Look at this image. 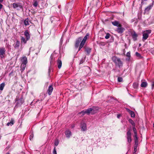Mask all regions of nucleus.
<instances>
[{
  "label": "nucleus",
  "mask_w": 154,
  "mask_h": 154,
  "mask_svg": "<svg viewBox=\"0 0 154 154\" xmlns=\"http://www.w3.org/2000/svg\"><path fill=\"white\" fill-rule=\"evenodd\" d=\"M112 60L115 63L116 65L120 68L122 66L123 63L119 58L114 56L112 57Z\"/></svg>",
  "instance_id": "1"
},
{
  "label": "nucleus",
  "mask_w": 154,
  "mask_h": 154,
  "mask_svg": "<svg viewBox=\"0 0 154 154\" xmlns=\"http://www.w3.org/2000/svg\"><path fill=\"white\" fill-rule=\"evenodd\" d=\"M151 32V30L150 29L145 30L143 32V41H144L148 38Z\"/></svg>",
  "instance_id": "2"
},
{
  "label": "nucleus",
  "mask_w": 154,
  "mask_h": 154,
  "mask_svg": "<svg viewBox=\"0 0 154 154\" xmlns=\"http://www.w3.org/2000/svg\"><path fill=\"white\" fill-rule=\"evenodd\" d=\"M98 110V108L95 107L93 108V109L90 108L85 110L86 114H89L91 112L92 114L94 113V112H96V111Z\"/></svg>",
  "instance_id": "3"
},
{
  "label": "nucleus",
  "mask_w": 154,
  "mask_h": 154,
  "mask_svg": "<svg viewBox=\"0 0 154 154\" xmlns=\"http://www.w3.org/2000/svg\"><path fill=\"white\" fill-rule=\"evenodd\" d=\"M13 6L14 8L21 9L22 8V7L20 4L17 3H14L13 4Z\"/></svg>",
  "instance_id": "4"
},
{
  "label": "nucleus",
  "mask_w": 154,
  "mask_h": 154,
  "mask_svg": "<svg viewBox=\"0 0 154 154\" xmlns=\"http://www.w3.org/2000/svg\"><path fill=\"white\" fill-rule=\"evenodd\" d=\"M127 139L128 142L129 143H130L132 140L131 138V132L130 130H129L127 132Z\"/></svg>",
  "instance_id": "5"
},
{
  "label": "nucleus",
  "mask_w": 154,
  "mask_h": 154,
  "mask_svg": "<svg viewBox=\"0 0 154 154\" xmlns=\"http://www.w3.org/2000/svg\"><path fill=\"white\" fill-rule=\"evenodd\" d=\"M153 2L151 5L148 6L146 8H145L144 12L145 13L148 14L149 11L151 9L153 5Z\"/></svg>",
  "instance_id": "6"
},
{
  "label": "nucleus",
  "mask_w": 154,
  "mask_h": 154,
  "mask_svg": "<svg viewBox=\"0 0 154 154\" xmlns=\"http://www.w3.org/2000/svg\"><path fill=\"white\" fill-rule=\"evenodd\" d=\"M125 30V29L123 27L121 26H119L116 29V31L119 33H122Z\"/></svg>",
  "instance_id": "7"
},
{
  "label": "nucleus",
  "mask_w": 154,
  "mask_h": 154,
  "mask_svg": "<svg viewBox=\"0 0 154 154\" xmlns=\"http://www.w3.org/2000/svg\"><path fill=\"white\" fill-rule=\"evenodd\" d=\"M5 50L4 48H0V54L2 58L4 57V55L5 54Z\"/></svg>",
  "instance_id": "8"
},
{
  "label": "nucleus",
  "mask_w": 154,
  "mask_h": 154,
  "mask_svg": "<svg viewBox=\"0 0 154 154\" xmlns=\"http://www.w3.org/2000/svg\"><path fill=\"white\" fill-rule=\"evenodd\" d=\"M82 38L81 37H79L76 41L75 46V48H77L78 47L79 44L82 40Z\"/></svg>",
  "instance_id": "9"
},
{
  "label": "nucleus",
  "mask_w": 154,
  "mask_h": 154,
  "mask_svg": "<svg viewBox=\"0 0 154 154\" xmlns=\"http://www.w3.org/2000/svg\"><path fill=\"white\" fill-rule=\"evenodd\" d=\"M131 35L133 40L134 41H136L137 40L138 35L135 32H134L131 33Z\"/></svg>",
  "instance_id": "10"
},
{
  "label": "nucleus",
  "mask_w": 154,
  "mask_h": 154,
  "mask_svg": "<svg viewBox=\"0 0 154 154\" xmlns=\"http://www.w3.org/2000/svg\"><path fill=\"white\" fill-rule=\"evenodd\" d=\"M81 127L82 128V131H85L86 130V125L85 123L84 122L82 123L81 124Z\"/></svg>",
  "instance_id": "11"
},
{
  "label": "nucleus",
  "mask_w": 154,
  "mask_h": 154,
  "mask_svg": "<svg viewBox=\"0 0 154 154\" xmlns=\"http://www.w3.org/2000/svg\"><path fill=\"white\" fill-rule=\"evenodd\" d=\"M89 37V34L88 33H87L85 35V36L84 37L83 40L82 41H81L82 42L81 43H82V44L84 45L86 40Z\"/></svg>",
  "instance_id": "12"
},
{
  "label": "nucleus",
  "mask_w": 154,
  "mask_h": 154,
  "mask_svg": "<svg viewBox=\"0 0 154 154\" xmlns=\"http://www.w3.org/2000/svg\"><path fill=\"white\" fill-rule=\"evenodd\" d=\"M112 23L114 26L118 27L122 26L121 24H120L119 21L116 20L112 22Z\"/></svg>",
  "instance_id": "13"
},
{
  "label": "nucleus",
  "mask_w": 154,
  "mask_h": 154,
  "mask_svg": "<svg viewBox=\"0 0 154 154\" xmlns=\"http://www.w3.org/2000/svg\"><path fill=\"white\" fill-rule=\"evenodd\" d=\"M53 88L52 85H50L48 90V92L49 95H51L53 91Z\"/></svg>",
  "instance_id": "14"
},
{
  "label": "nucleus",
  "mask_w": 154,
  "mask_h": 154,
  "mask_svg": "<svg viewBox=\"0 0 154 154\" xmlns=\"http://www.w3.org/2000/svg\"><path fill=\"white\" fill-rule=\"evenodd\" d=\"M65 133L66 137L68 138H69L71 135V131L69 130H67L66 131Z\"/></svg>",
  "instance_id": "15"
},
{
  "label": "nucleus",
  "mask_w": 154,
  "mask_h": 154,
  "mask_svg": "<svg viewBox=\"0 0 154 154\" xmlns=\"http://www.w3.org/2000/svg\"><path fill=\"white\" fill-rule=\"evenodd\" d=\"M20 42L17 40L16 42L14 44V46L15 48H18L20 45Z\"/></svg>",
  "instance_id": "16"
},
{
  "label": "nucleus",
  "mask_w": 154,
  "mask_h": 154,
  "mask_svg": "<svg viewBox=\"0 0 154 154\" xmlns=\"http://www.w3.org/2000/svg\"><path fill=\"white\" fill-rule=\"evenodd\" d=\"M22 64H26L27 63V58L26 57H24L21 60Z\"/></svg>",
  "instance_id": "17"
},
{
  "label": "nucleus",
  "mask_w": 154,
  "mask_h": 154,
  "mask_svg": "<svg viewBox=\"0 0 154 154\" xmlns=\"http://www.w3.org/2000/svg\"><path fill=\"white\" fill-rule=\"evenodd\" d=\"M24 35L26 37L27 40H29L30 38V35L27 31H25L24 32Z\"/></svg>",
  "instance_id": "18"
},
{
  "label": "nucleus",
  "mask_w": 154,
  "mask_h": 154,
  "mask_svg": "<svg viewBox=\"0 0 154 154\" xmlns=\"http://www.w3.org/2000/svg\"><path fill=\"white\" fill-rule=\"evenodd\" d=\"M85 71H86V74L88 75L90 74L91 72V69L88 66H86L85 68Z\"/></svg>",
  "instance_id": "19"
},
{
  "label": "nucleus",
  "mask_w": 154,
  "mask_h": 154,
  "mask_svg": "<svg viewBox=\"0 0 154 154\" xmlns=\"http://www.w3.org/2000/svg\"><path fill=\"white\" fill-rule=\"evenodd\" d=\"M14 119H11V122L7 123V125L8 126H9V125L12 126L14 124Z\"/></svg>",
  "instance_id": "20"
},
{
  "label": "nucleus",
  "mask_w": 154,
  "mask_h": 154,
  "mask_svg": "<svg viewBox=\"0 0 154 154\" xmlns=\"http://www.w3.org/2000/svg\"><path fill=\"white\" fill-rule=\"evenodd\" d=\"M57 64L58 65V68L59 69H60L62 66V62L60 60H58L57 62Z\"/></svg>",
  "instance_id": "21"
},
{
  "label": "nucleus",
  "mask_w": 154,
  "mask_h": 154,
  "mask_svg": "<svg viewBox=\"0 0 154 154\" xmlns=\"http://www.w3.org/2000/svg\"><path fill=\"white\" fill-rule=\"evenodd\" d=\"M147 83L146 82H143L141 83L140 86L142 87L145 88L147 86Z\"/></svg>",
  "instance_id": "22"
},
{
  "label": "nucleus",
  "mask_w": 154,
  "mask_h": 154,
  "mask_svg": "<svg viewBox=\"0 0 154 154\" xmlns=\"http://www.w3.org/2000/svg\"><path fill=\"white\" fill-rule=\"evenodd\" d=\"M26 64H21V72L23 71L24 70L25 68L26 67Z\"/></svg>",
  "instance_id": "23"
},
{
  "label": "nucleus",
  "mask_w": 154,
  "mask_h": 154,
  "mask_svg": "<svg viewBox=\"0 0 154 154\" xmlns=\"http://www.w3.org/2000/svg\"><path fill=\"white\" fill-rule=\"evenodd\" d=\"M91 48L87 47L85 49V51H86L88 54H89L91 52Z\"/></svg>",
  "instance_id": "24"
},
{
  "label": "nucleus",
  "mask_w": 154,
  "mask_h": 154,
  "mask_svg": "<svg viewBox=\"0 0 154 154\" xmlns=\"http://www.w3.org/2000/svg\"><path fill=\"white\" fill-rule=\"evenodd\" d=\"M5 85V83H2L0 85V90L1 91H2L4 89V87Z\"/></svg>",
  "instance_id": "25"
},
{
  "label": "nucleus",
  "mask_w": 154,
  "mask_h": 154,
  "mask_svg": "<svg viewBox=\"0 0 154 154\" xmlns=\"http://www.w3.org/2000/svg\"><path fill=\"white\" fill-rule=\"evenodd\" d=\"M27 40H26V38L23 37H22L21 38V43H23L26 44V42Z\"/></svg>",
  "instance_id": "26"
},
{
  "label": "nucleus",
  "mask_w": 154,
  "mask_h": 154,
  "mask_svg": "<svg viewBox=\"0 0 154 154\" xmlns=\"http://www.w3.org/2000/svg\"><path fill=\"white\" fill-rule=\"evenodd\" d=\"M135 55L138 57V59H141L142 58V57L141 56L140 54L137 52L135 53Z\"/></svg>",
  "instance_id": "27"
},
{
  "label": "nucleus",
  "mask_w": 154,
  "mask_h": 154,
  "mask_svg": "<svg viewBox=\"0 0 154 154\" xmlns=\"http://www.w3.org/2000/svg\"><path fill=\"white\" fill-rule=\"evenodd\" d=\"M24 23L25 26H27L29 25L28 19V18L26 19L24 21Z\"/></svg>",
  "instance_id": "28"
},
{
  "label": "nucleus",
  "mask_w": 154,
  "mask_h": 154,
  "mask_svg": "<svg viewBox=\"0 0 154 154\" xmlns=\"http://www.w3.org/2000/svg\"><path fill=\"white\" fill-rule=\"evenodd\" d=\"M129 122L133 126H135V124L134 122L131 119H129Z\"/></svg>",
  "instance_id": "29"
},
{
  "label": "nucleus",
  "mask_w": 154,
  "mask_h": 154,
  "mask_svg": "<svg viewBox=\"0 0 154 154\" xmlns=\"http://www.w3.org/2000/svg\"><path fill=\"white\" fill-rule=\"evenodd\" d=\"M33 5L35 7H37L38 5V2L36 0H35L33 2Z\"/></svg>",
  "instance_id": "30"
},
{
  "label": "nucleus",
  "mask_w": 154,
  "mask_h": 154,
  "mask_svg": "<svg viewBox=\"0 0 154 154\" xmlns=\"http://www.w3.org/2000/svg\"><path fill=\"white\" fill-rule=\"evenodd\" d=\"M133 130L134 133V135L137 134V130L135 127V126H133Z\"/></svg>",
  "instance_id": "31"
},
{
  "label": "nucleus",
  "mask_w": 154,
  "mask_h": 154,
  "mask_svg": "<svg viewBox=\"0 0 154 154\" xmlns=\"http://www.w3.org/2000/svg\"><path fill=\"white\" fill-rule=\"evenodd\" d=\"M110 35L109 33H107L105 36V38L106 39H108L110 37Z\"/></svg>",
  "instance_id": "32"
},
{
  "label": "nucleus",
  "mask_w": 154,
  "mask_h": 154,
  "mask_svg": "<svg viewBox=\"0 0 154 154\" xmlns=\"http://www.w3.org/2000/svg\"><path fill=\"white\" fill-rule=\"evenodd\" d=\"M131 116V117H135V114L134 112L133 111H131L129 113Z\"/></svg>",
  "instance_id": "33"
},
{
  "label": "nucleus",
  "mask_w": 154,
  "mask_h": 154,
  "mask_svg": "<svg viewBox=\"0 0 154 154\" xmlns=\"http://www.w3.org/2000/svg\"><path fill=\"white\" fill-rule=\"evenodd\" d=\"M138 84L136 83H134L133 86V87L135 88H136L137 87Z\"/></svg>",
  "instance_id": "34"
},
{
  "label": "nucleus",
  "mask_w": 154,
  "mask_h": 154,
  "mask_svg": "<svg viewBox=\"0 0 154 154\" xmlns=\"http://www.w3.org/2000/svg\"><path fill=\"white\" fill-rule=\"evenodd\" d=\"M84 45L83 44H82V43H80V45H79V51H80L81 49L82 48Z\"/></svg>",
  "instance_id": "35"
},
{
  "label": "nucleus",
  "mask_w": 154,
  "mask_h": 154,
  "mask_svg": "<svg viewBox=\"0 0 154 154\" xmlns=\"http://www.w3.org/2000/svg\"><path fill=\"white\" fill-rule=\"evenodd\" d=\"M86 113L85 112V110H84L82 111L81 112H80L79 113V114H82V116L84 115Z\"/></svg>",
  "instance_id": "36"
},
{
  "label": "nucleus",
  "mask_w": 154,
  "mask_h": 154,
  "mask_svg": "<svg viewBox=\"0 0 154 154\" xmlns=\"http://www.w3.org/2000/svg\"><path fill=\"white\" fill-rule=\"evenodd\" d=\"M118 81L119 82H121L122 81V78L119 77L118 78Z\"/></svg>",
  "instance_id": "37"
},
{
  "label": "nucleus",
  "mask_w": 154,
  "mask_h": 154,
  "mask_svg": "<svg viewBox=\"0 0 154 154\" xmlns=\"http://www.w3.org/2000/svg\"><path fill=\"white\" fill-rule=\"evenodd\" d=\"M137 151V146H135L134 148V154Z\"/></svg>",
  "instance_id": "38"
},
{
  "label": "nucleus",
  "mask_w": 154,
  "mask_h": 154,
  "mask_svg": "<svg viewBox=\"0 0 154 154\" xmlns=\"http://www.w3.org/2000/svg\"><path fill=\"white\" fill-rule=\"evenodd\" d=\"M126 56L128 57H130L131 56L130 53V52H128L127 53Z\"/></svg>",
  "instance_id": "39"
},
{
  "label": "nucleus",
  "mask_w": 154,
  "mask_h": 154,
  "mask_svg": "<svg viewBox=\"0 0 154 154\" xmlns=\"http://www.w3.org/2000/svg\"><path fill=\"white\" fill-rule=\"evenodd\" d=\"M59 143V142L58 140H56L54 143V144L56 146H57Z\"/></svg>",
  "instance_id": "40"
},
{
  "label": "nucleus",
  "mask_w": 154,
  "mask_h": 154,
  "mask_svg": "<svg viewBox=\"0 0 154 154\" xmlns=\"http://www.w3.org/2000/svg\"><path fill=\"white\" fill-rule=\"evenodd\" d=\"M134 140H138V137H137V134L134 135Z\"/></svg>",
  "instance_id": "41"
},
{
  "label": "nucleus",
  "mask_w": 154,
  "mask_h": 154,
  "mask_svg": "<svg viewBox=\"0 0 154 154\" xmlns=\"http://www.w3.org/2000/svg\"><path fill=\"white\" fill-rule=\"evenodd\" d=\"M53 154H57V152H56V149H55V148H54V150H53Z\"/></svg>",
  "instance_id": "42"
},
{
  "label": "nucleus",
  "mask_w": 154,
  "mask_h": 154,
  "mask_svg": "<svg viewBox=\"0 0 154 154\" xmlns=\"http://www.w3.org/2000/svg\"><path fill=\"white\" fill-rule=\"evenodd\" d=\"M152 89H153V88H154V82H152Z\"/></svg>",
  "instance_id": "43"
},
{
  "label": "nucleus",
  "mask_w": 154,
  "mask_h": 154,
  "mask_svg": "<svg viewBox=\"0 0 154 154\" xmlns=\"http://www.w3.org/2000/svg\"><path fill=\"white\" fill-rule=\"evenodd\" d=\"M135 145H137L138 144V140H135Z\"/></svg>",
  "instance_id": "44"
},
{
  "label": "nucleus",
  "mask_w": 154,
  "mask_h": 154,
  "mask_svg": "<svg viewBox=\"0 0 154 154\" xmlns=\"http://www.w3.org/2000/svg\"><path fill=\"white\" fill-rule=\"evenodd\" d=\"M84 60L83 59H81V60H80V64H82V63H83V62H84Z\"/></svg>",
  "instance_id": "45"
},
{
  "label": "nucleus",
  "mask_w": 154,
  "mask_h": 154,
  "mask_svg": "<svg viewBox=\"0 0 154 154\" xmlns=\"http://www.w3.org/2000/svg\"><path fill=\"white\" fill-rule=\"evenodd\" d=\"M20 101H21V104H22L23 102V101L22 100H18V102H19Z\"/></svg>",
  "instance_id": "46"
},
{
  "label": "nucleus",
  "mask_w": 154,
  "mask_h": 154,
  "mask_svg": "<svg viewBox=\"0 0 154 154\" xmlns=\"http://www.w3.org/2000/svg\"><path fill=\"white\" fill-rule=\"evenodd\" d=\"M127 109V111L129 113H130V112H131L132 111H131V110H130L129 109Z\"/></svg>",
  "instance_id": "47"
},
{
  "label": "nucleus",
  "mask_w": 154,
  "mask_h": 154,
  "mask_svg": "<svg viewBox=\"0 0 154 154\" xmlns=\"http://www.w3.org/2000/svg\"><path fill=\"white\" fill-rule=\"evenodd\" d=\"M120 116H121V115L120 114H118L117 115V117L119 119L120 118Z\"/></svg>",
  "instance_id": "48"
},
{
  "label": "nucleus",
  "mask_w": 154,
  "mask_h": 154,
  "mask_svg": "<svg viewBox=\"0 0 154 154\" xmlns=\"http://www.w3.org/2000/svg\"><path fill=\"white\" fill-rule=\"evenodd\" d=\"M32 137H32V135L30 136L29 139L30 140H31L32 138Z\"/></svg>",
  "instance_id": "49"
},
{
  "label": "nucleus",
  "mask_w": 154,
  "mask_h": 154,
  "mask_svg": "<svg viewBox=\"0 0 154 154\" xmlns=\"http://www.w3.org/2000/svg\"><path fill=\"white\" fill-rule=\"evenodd\" d=\"M3 1V0H0V3L2 2Z\"/></svg>",
  "instance_id": "50"
},
{
  "label": "nucleus",
  "mask_w": 154,
  "mask_h": 154,
  "mask_svg": "<svg viewBox=\"0 0 154 154\" xmlns=\"http://www.w3.org/2000/svg\"><path fill=\"white\" fill-rule=\"evenodd\" d=\"M146 0H142V2H144V1H146Z\"/></svg>",
  "instance_id": "51"
},
{
  "label": "nucleus",
  "mask_w": 154,
  "mask_h": 154,
  "mask_svg": "<svg viewBox=\"0 0 154 154\" xmlns=\"http://www.w3.org/2000/svg\"><path fill=\"white\" fill-rule=\"evenodd\" d=\"M153 127H154V123H153Z\"/></svg>",
  "instance_id": "52"
},
{
  "label": "nucleus",
  "mask_w": 154,
  "mask_h": 154,
  "mask_svg": "<svg viewBox=\"0 0 154 154\" xmlns=\"http://www.w3.org/2000/svg\"><path fill=\"white\" fill-rule=\"evenodd\" d=\"M6 154H9V153H7Z\"/></svg>",
  "instance_id": "53"
}]
</instances>
